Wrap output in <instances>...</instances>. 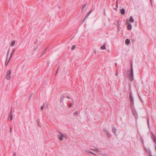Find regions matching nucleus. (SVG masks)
Returning a JSON list of instances; mask_svg holds the SVG:
<instances>
[{
    "mask_svg": "<svg viewBox=\"0 0 156 156\" xmlns=\"http://www.w3.org/2000/svg\"><path fill=\"white\" fill-rule=\"evenodd\" d=\"M128 77L129 80L131 81H133V68L132 64L131 63V65L130 72V73L128 75Z\"/></svg>",
    "mask_w": 156,
    "mask_h": 156,
    "instance_id": "1",
    "label": "nucleus"
},
{
    "mask_svg": "<svg viewBox=\"0 0 156 156\" xmlns=\"http://www.w3.org/2000/svg\"><path fill=\"white\" fill-rule=\"evenodd\" d=\"M11 71L10 70H8L7 72V74L6 76V78L7 80H9L11 78L10 74Z\"/></svg>",
    "mask_w": 156,
    "mask_h": 156,
    "instance_id": "2",
    "label": "nucleus"
},
{
    "mask_svg": "<svg viewBox=\"0 0 156 156\" xmlns=\"http://www.w3.org/2000/svg\"><path fill=\"white\" fill-rule=\"evenodd\" d=\"M129 98L130 101H131L132 104V105H133L134 104L133 98L132 96V94L131 92H130L129 93Z\"/></svg>",
    "mask_w": 156,
    "mask_h": 156,
    "instance_id": "3",
    "label": "nucleus"
},
{
    "mask_svg": "<svg viewBox=\"0 0 156 156\" xmlns=\"http://www.w3.org/2000/svg\"><path fill=\"white\" fill-rule=\"evenodd\" d=\"M58 133L60 134V136L59 137V140H62L63 137H66V136H65L64 134H62L61 132H58Z\"/></svg>",
    "mask_w": 156,
    "mask_h": 156,
    "instance_id": "4",
    "label": "nucleus"
},
{
    "mask_svg": "<svg viewBox=\"0 0 156 156\" xmlns=\"http://www.w3.org/2000/svg\"><path fill=\"white\" fill-rule=\"evenodd\" d=\"M126 23L128 24V25L127 27V28L129 30H130L132 29V26L131 24L130 23H128V20H127L126 21Z\"/></svg>",
    "mask_w": 156,
    "mask_h": 156,
    "instance_id": "5",
    "label": "nucleus"
},
{
    "mask_svg": "<svg viewBox=\"0 0 156 156\" xmlns=\"http://www.w3.org/2000/svg\"><path fill=\"white\" fill-rule=\"evenodd\" d=\"M132 112L133 115L135 116V117H137V115L136 112L135 110H133Z\"/></svg>",
    "mask_w": 156,
    "mask_h": 156,
    "instance_id": "6",
    "label": "nucleus"
},
{
    "mask_svg": "<svg viewBox=\"0 0 156 156\" xmlns=\"http://www.w3.org/2000/svg\"><path fill=\"white\" fill-rule=\"evenodd\" d=\"M100 48L102 50L105 49H106L105 44V43H104L103 45L101 46V47Z\"/></svg>",
    "mask_w": 156,
    "mask_h": 156,
    "instance_id": "7",
    "label": "nucleus"
},
{
    "mask_svg": "<svg viewBox=\"0 0 156 156\" xmlns=\"http://www.w3.org/2000/svg\"><path fill=\"white\" fill-rule=\"evenodd\" d=\"M120 12L122 15H124L125 13V11L124 9H122L120 10Z\"/></svg>",
    "mask_w": 156,
    "mask_h": 156,
    "instance_id": "8",
    "label": "nucleus"
},
{
    "mask_svg": "<svg viewBox=\"0 0 156 156\" xmlns=\"http://www.w3.org/2000/svg\"><path fill=\"white\" fill-rule=\"evenodd\" d=\"M130 42L129 39H127L125 40V43L126 45H129Z\"/></svg>",
    "mask_w": 156,
    "mask_h": 156,
    "instance_id": "9",
    "label": "nucleus"
},
{
    "mask_svg": "<svg viewBox=\"0 0 156 156\" xmlns=\"http://www.w3.org/2000/svg\"><path fill=\"white\" fill-rule=\"evenodd\" d=\"M15 49H13L12 50V52L11 53L10 57V58H9V60H10V59H11V57H12V55L13 54V53L15 52Z\"/></svg>",
    "mask_w": 156,
    "mask_h": 156,
    "instance_id": "10",
    "label": "nucleus"
},
{
    "mask_svg": "<svg viewBox=\"0 0 156 156\" xmlns=\"http://www.w3.org/2000/svg\"><path fill=\"white\" fill-rule=\"evenodd\" d=\"M129 21L130 22L133 23L134 21L133 17L132 16H130L129 17Z\"/></svg>",
    "mask_w": 156,
    "mask_h": 156,
    "instance_id": "11",
    "label": "nucleus"
},
{
    "mask_svg": "<svg viewBox=\"0 0 156 156\" xmlns=\"http://www.w3.org/2000/svg\"><path fill=\"white\" fill-rule=\"evenodd\" d=\"M105 134L108 138H109L111 137V134L109 133L108 132H107V133H105Z\"/></svg>",
    "mask_w": 156,
    "mask_h": 156,
    "instance_id": "12",
    "label": "nucleus"
},
{
    "mask_svg": "<svg viewBox=\"0 0 156 156\" xmlns=\"http://www.w3.org/2000/svg\"><path fill=\"white\" fill-rule=\"evenodd\" d=\"M116 129L113 126L112 129V131L114 134H115Z\"/></svg>",
    "mask_w": 156,
    "mask_h": 156,
    "instance_id": "13",
    "label": "nucleus"
},
{
    "mask_svg": "<svg viewBox=\"0 0 156 156\" xmlns=\"http://www.w3.org/2000/svg\"><path fill=\"white\" fill-rule=\"evenodd\" d=\"M9 117L10 118V120H12V113L11 111L10 113L9 114Z\"/></svg>",
    "mask_w": 156,
    "mask_h": 156,
    "instance_id": "14",
    "label": "nucleus"
},
{
    "mask_svg": "<svg viewBox=\"0 0 156 156\" xmlns=\"http://www.w3.org/2000/svg\"><path fill=\"white\" fill-rule=\"evenodd\" d=\"M15 44V41H13L11 44V46H13Z\"/></svg>",
    "mask_w": 156,
    "mask_h": 156,
    "instance_id": "15",
    "label": "nucleus"
},
{
    "mask_svg": "<svg viewBox=\"0 0 156 156\" xmlns=\"http://www.w3.org/2000/svg\"><path fill=\"white\" fill-rule=\"evenodd\" d=\"M154 136V135H153ZM153 140L154 143L156 144V138L154 136H153Z\"/></svg>",
    "mask_w": 156,
    "mask_h": 156,
    "instance_id": "16",
    "label": "nucleus"
},
{
    "mask_svg": "<svg viewBox=\"0 0 156 156\" xmlns=\"http://www.w3.org/2000/svg\"><path fill=\"white\" fill-rule=\"evenodd\" d=\"M86 5H87V4H85L82 7V13H83V12L84 10V9L85 7L86 6Z\"/></svg>",
    "mask_w": 156,
    "mask_h": 156,
    "instance_id": "17",
    "label": "nucleus"
},
{
    "mask_svg": "<svg viewBox=\"0 0 156 156\" xmlns=\"http://www.w3.org/2000/svg\"><path fill=\"white\" fill-rule=\"evenodd\" d=\"M47 50H48V48H46L45 49V50H44V52H43V53L41 55V56H42L43 54H44L45 53H46L47 51Z\"/></svg>",
    "mask_w": 156,
    "mask_h": 156,
    "instance_id": "18",
    "label": "nucleus"
},
{
    "mask_svg": "<svg viewBox=\"0 0 156 156\" xmlns=\"http://www.w3.org/2000/svg\"><path fill=\"white\" fill-rule=\"evenodd\" d=\"M64 98V97L63 96H61V99H60V101L61 102L62 101H63V99Z\"/></svg>",
    "mask_w": 156,
    "mask_h": 156,
    "instance_id": "19",
    "label": "nucleus"
},
{
    "mask_svg": "<svg viewBox=\"0 0 156 156\" xmlns=\"http://www.w3.org/2000/svg\"><path fill=\"white\" fill-rule=\"evenodd\" d=\"M91 150L94 151H99V150L97 148H95V149H91Z\"/></svg>",
    "mask_w": 156,
    "mask_h": 156,
    "instance_id": "20",
    "label": "nucleus"
},
{
    "mask_svg": "<svg viewBox=\"0 0 156 156\" xmlns=\"http://www.w3.org/2000/svg\"><path fill=\"white\" fill-rule=\"evenodd\" d=\"M75 48H76L75 45H73L72 46V48H71V50H74L75 49Z\"/></svg>",
    "mask_w": 156,
    "mask_h": 156,
    "instance_id": "21",
    "label": "nucleus"
},
{
    "mask_svg": "<svg viewBox=\"0 0 156 156\" xmlns=\"http://www.w3.org/2000/svg\"><path fill=\"white\" fill-rule=\"evenodd\" d=\"M73 105V103H70L69 105V108H71L72 107Z\"/></svg>",
    "mask_w": 156,
    "mask_h": 156,
    "instance_id": "22",
    "label": "nucleus"
},
{
    "mask_svg": "<svg viewBox=\"0 0 156 156\" xmlns=\"http://www.w3.org/2000/svg\"><path fill=\"white\" fill-rule=\"evenodd\" d=\"M44 103L43 105V106H41V111H42L43 110V109L44 107Z\"/></svg>",
    "mask_w": 156,
    "mask_h": 156,
    "instance_id": "23",
    "label": "nucleus"
},
{
    "mask_svg": "<svg viewBox=\"0 0 156 156\" xmlns=\"http://www.w3.org/2000/svg\"><path fill=\"white\" fill-rule=\"evenodd\" d=\"M103 131L104 132H105L106 133H107V132H108L106 128L104 129Z\"/></svg>",
    "mask_w": 156,
    "mask_h": 156,
    "instance_id": "24",
    "label": "nucleus"
},
{
    "mask_svg": "<svg viewBox=\"0 0 156 156\" xmlns=\"http://www.w3.org/2000/svg\"><path fill=\"white\" fill-rule=\"evenodd\" d=\"M118 75V70L117 69L116 71V73H115V76H117Z\"/></svg>",
    "mask_w": 156,
    "mask_h": 156,
    "instance_id": "25",
    "label": "nucleus"
},
{
    "mask_svg": "<svg viewBox=\"0 0 156 156\" xmlns=\"http://www.w3.org/2000/svg\"><path fill=\"white\" fill-rule=\"evenodd\" d=\"M90 153L91 154H94V155H95L96 156V154H95L93 152H92L91 151H90Z\"/></svg>",
    "mask_w": 156,
    "mask_h": 156,
    "instance_id": "26",
    "label": "nucleus"
},
{
    "mask_svg": "<svg viewBox=\"0 0 156 156\" xmlns=\"http://www.w3.org/2000/svg\"><path fill=\"white\" fill-rule=\"evenodd\" d=\"M85 151L86 152H88V153H90V151L88 150H85Z\"/></svg>",
    "mask_w": 156,
    "mask_h": 156,
    "instance_id": "27",
    "label": "nucleus"
},
{
    "mask_svg": "<svg viewBox=\"0 0 156 156\" xmlns=\"http://www.w3.org/2000/svg\"><path fill=\"white\" fill-rule=\"evenodd\" d=\"M9 50L7 53V58H8V55H9Z\"/></svg>",
    "mask_w": 156,
    "mask_h": 156,
    "instance_id": "28",
    "label": "nucleus"
},
{
    "mask_svg": "<svg viewBox=\"0 0 156 156\" xmlns=\"http://www.w3.org/2000/svg\"><path fill=\"white\" fill-rule=\"evenodd\" d=\"M7 60V59H6ZM9 61H8V62H7V60H6V61L5 62V65H6V66H7L8 64V63L9 62Z\"/></svg>",
    "mask_w": 156,
    "mask_h": 156,
    "instance_id": "29",
    "label": "nucleus"
},
{
    "mask_svg": "<svg viewBox=\"0 0 156 156\" xmlns=\"http://www.w3.org/2000/svg\"><path fill=\"white\" fill-rule=\"evenodd\" d=\"M77 114H78V112H77V111H76L74 113V115H75Z\"/></svg>",
    "mask_w": 156,
    "mask_h": 156,
    "instance_id": "30",
    "label": "nucleus"
},
{
    "mask_svg": "<svg viewBox=\"0 0 156 156\" xmlns=\"http://www.w3.org/2000/svg\"><path fill=\"white\" fill-rule=\"evenodd\" d=\"M90 15V13H88V14L85 17L86 18L88 16H89V15Z\"/></svg>",
    "mask_w": 156,
    "mask_h": 156,
    "instance_id": "31",
    "label": "nucleus"
},
{
    "mask_svg": "<svg viewBox=\"0 0 156 156\" xmlns=\"http://www.w3.org/2000/svg\"><path fill=\"white\" fill-rule=\"evenodd\" d=\"M116 5L117 7H118V0H117L116 2Z\"/></svg>",
    "mask_w": 156,
    "mask_h": 156,
    "instance_id": "32",
    "label": "nucleus"
},
{
    "mask_svg": "<svg viewBox=\"0 0 156 156\" xmlns=\"http://www.w3.org/2000/svg\"><path fill=\"white\" fill-rule=\"evenodd\" d=\"M10 133H11L12 132V127H11L10 128Z\"/></svg>",
    "mask_w": 156,
    "mask_h": 156,
    "instance_id": "33",
    "label": "nucleus"
},
{
    "mask_svg": "<svg viewBox=\"0 0 156 156\" xmlns=\"http://www.w3.org/2000/svg\"><path fill=\"white\" fill-rule=\"evenodd\" d=\"M59 67V66H58V68H57V71L56 72V73H57V72H58V70Z\"/></svg>",
    "mask_w": 156,
    "mask_h": 156,
    "instance_id": "34",
    "label": "nucleus"
},
{
    "mask_svg": "<svg viewBox=\"0 0 156 156\" xmlns=\"http://www.w3.org/2000/svg\"><path fill=\"white\" fill-rule=\"evenodd\" d=\"M67 98H68V99H70V97H69V96H67Z\"/></svg>",
    "mask_w": 156,
    "mask_h": 156,
    "instance_id": "35",
    "label": "nucleus"
},
{
    "mask_svg": "<svg viewBox=\"0 0 156 156\" xmlns=\"http://www.w3.org/2000/svg\"><path fill=\"white\" fill-rule=\"evenodd\" d=\"M91 10H90L89 12V13H90V14L91 13Z\"/></svg>",
    "mask_w": 156,
    "mask_h": 156,
    "instance_id": "36",
    "label": "nucleus"
},
{
    "mask_svg": "<svg viewBox=\"0 0 156 156\" xmlns=\"http://www.w3.org/2000/svg\"><path fill=\"white\" fill-rule=\"evenodd\" d=\"M16 153H15L14 154V156H16Z\"/></svg>",
    "mask_w": 156,
    "mask_h": 156,
    "instance_id": "37",
    "label": "nucleus"
},
{
    "mask_svg": "<svg viewBox=\"0 0 156 156\" xmlns=\"http://www.w3.org/2000/svg\"><path fill=\"white\" fill-rule=\"evenodd\" d=\"M86 19V18H85L83 20V22H84V20H85V19Z\"/></svg>",
    "mask_w": 156,
    "mask_h": 156,
    "instance_id": "38",
    "label": "nucleus"
},
{
    "mask_svg": "<svg viewBox=\"0 0 156 156\" xmlns=\"http://www.w3.org/2000/svg\"><path fill=\"white\" fill-rule=\"evenodd\" d=\"M37 41H38V40H37V41H36L35 42V44H36Z\"/></svg>",
    "mask_w": 156,
    "mask_h": 156,
    "instance_id": "39",
    "label": "nucleus"
},
{
    "mask_svg": "<svg viewBox=\"0 0 156 156\" xmlns=\"http://www.w3.org/2000/svg\"><path fill=\"white\" fill-rule=\"evenodd\" d=\"M147 122H148V125H149V121H148V120H147Z\"/></svg>",
    "mask_w": 156,
    "mask_h": 156,
    "instance_id": "40",
    "label": "nucleus"
},
{
    "mask_svg": "<svg viewBox=\"0 0 156 156\" xmlns=\"http://www.w3.org/2000/svg\"><path fill=\"white\" fill-rule=\"evenodd\" d=\"M103 156H106L105 154H103Z\"/></svg>",
    "mask_w": 156,
    "mask_h": 156,
    "instance_id": "41",
    "label": "nucleus"
},
{
    "mask_svg": "<svg viewBox=\"0 0 156 156\" xmlns=\"http://www.w3.org/2000/svg\"><path fill=\"white\" fill-rule=\"evenodd\" d=\"M140 100L141 101H142V99H141L140 98Z\"/></svg>",
    "mask_w": 156,
    "mask_h": 156,
    "instance_id": "42",
    "label": "nucleus"
},
{
    "mask_svg": "<svg viewBox=\"0 0 156 156\" xmlns=\"http://www.w3.org/2000/svg\"><path fill=\"white\" fill-rule=\"evenodd\" d=\"M117 65V63H115V66H116V65Z\"/></svg>",
    "mask_w": 156,
    "mask_h": 156,
    "instance_id": "43",
    "label": "nucleus"
},
{
    "mask_svg": "<svg viewBox=\"0 0 156 156\" xmlns=\"http://www.w3.org/2000/svg\"><path fill=\"white\" fill-rule=\"evenodd\" d=\"M96 51H95V54H96Z\"/></svg>",
    "mask_w": 156,
    "mask_h": 156,
    "instance_id": "44",
    "label": "nucleus"
},
{
    "mask_svg": "<svg viewBox=\"0 0 156 156\" xmlns=\"http://www.w3.org/2000/svg\"><path fill=\"white\" fill-rule=\"evenodd\" d=\"M36 48H35V49L34 50L36 49Z\"/></svg>",
    "mask_w": 156,
    "mask_h": 156,
    "instance_id": "45",
    "label": "nucleus"
}]
</instances>
